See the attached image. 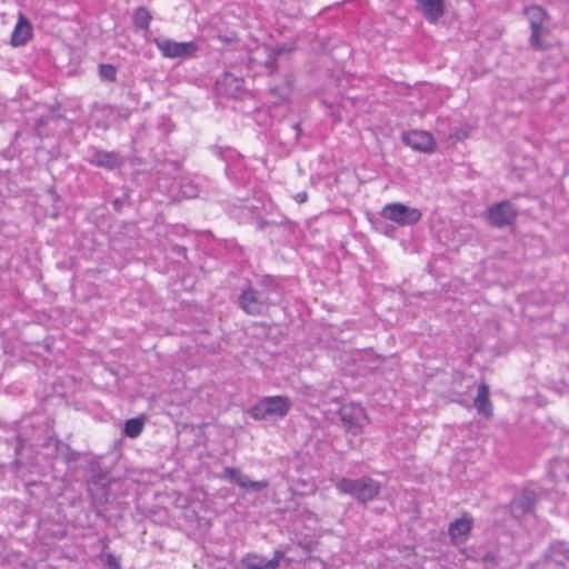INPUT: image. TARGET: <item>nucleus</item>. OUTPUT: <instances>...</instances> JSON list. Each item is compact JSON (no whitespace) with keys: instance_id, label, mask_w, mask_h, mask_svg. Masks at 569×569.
I'll return each mask as SVG.
<instances>
[{"instance_id":"1","label":"nucleus","mask_w":569,"mask_h":569,"mask_svg":"<svg viewBox=\"0 0 569 569\" xmlns=\"http://www.w3.org/2000/svg\"><path fill=\"white\" fill-rule=\"evenodd\" d=\"M317 545L315 536H302V539L293 541L292 546L277 549L271 559L256 552L247 553L241 559V566L243 569H277L282 560L291 562L308 557Z\"/></svg>"},{"instance_id":"2","label":"nucleus","mask_w":569,"mask_h":569,"mask_svg":"<svg viewBox=\"0 0 569 569\" xmlns=\"http://www.w3.org/2000/svg\"><path fill=\"white\" fill-rule=\"evenodd\" d=\"M278 287L270 278H264L258 286H249L239 296L240 308L250 316L264 315L270 306L276 305Z\"/></svg>"},{"instance_id":"3","label":"nucleus","mask_w":569,"mask_h":569,"mask_svg":"<svg viewBox=\"0 0 569 569\" xmlns=\"http://www.w3.org/2000/svg\"><path fill=\"white\" fill-rule=\"evenodd\" d=\"M336 489L341 495H349L360 503L373 500L381 491L379 481L365 476L357 479L341 478L336 483Z\"/></svg>"},{"instance_id":"4","label":"nucleus","mask_w":569,"mask_h":569,"mask_svg":"<svg viewBox=\"0 0 569 569\" xmlns=\"http://www.w3.org/2000/svg\"><path fill=\"white\" fill-rule=\"evenodd\" d=\"M291 408V401L283 396L264 397L260 399L249 413L254 420H267L270 418H283Z\"/></svg>"},{"instance_id":"5","label":"nucleus","mask_w":569,"mask_h":569,"mask_svg":"<svg viewBox=\"0 0 569 569\" xmlns=\"http://www.w3.org/2000/svg\"><path fill=\"white\" fill-rule=\"evenodd\" d=\"M118 480H111L107 476L92 478L88 483V490L92 501L97 506L112 503L116 500L114 491L120 488Z\"/></svg>"},{"instance_id":"6","label":"nucleus","mask_w":569,"mask_h":569,"mask_svg":"<svg viewBox=\"0 0 569 569\" xmlns=\"http://www.w3.org/2000/svg\"><path fill=\"white\" fill-rule=\"evenodd\" d=\"M153 43L164 58H190L194 57L198 46L193 41L178 42L166 37H157Z\"/></svg>"},{"instance_id":"7","label":"nucleus","mask_w":569,"mask_h":569,"mask_svg":"<svg viewBox=\"0 0 569 569\" xmlns=\"http://www.w3.org/2000/svg\"><path fill=\"white\" fill-rule=\"evenodd\" d=\"M483 217L491 227L506 228L515 222L517 211L510 201L505 200L487 208Z\"/></svg>"},{"instance_id":"8","label":"nucleus","mask_w":569,"mask_h":569,"mask_svg":"<svg viewBox=\"0 0 569 569\" xmlns=\"http://www.w3.org/2000/svg\"><path fill=\"white\" fill-rule=\"evenodd\" d=\"M385 219L391 220L398 224H413L421 219V211L417 208L408 207L400 202L386 204L381 210Z\"/></svg>"},{"instance_id":"9","label":"nucleus","mask_w":569,"mask_h":569,"mask_svg":"<svg viewBox=\"0 0 569 569\" xmlns=\"http://www.w3.org/2000/svg\"><path fill=\"white\" fill-rule=\"evenodd\" d=\"M525 11L528 16L531 29L530 44L535 49L541 50L545 48L541 42V37L547 33V29L543 27V24L548 19V14L546 10L540 6L528 7Z\"/></svg>"},{"instance_id":"10","label":"nucleus","mask_w":569,"mask_h":569,"mask_svg":"<svg viewBox=\"0 0 569 569\" xmlns=\"http://www.w3.org/2000/svg\"><path fill=\"white\" fill-rule=\"evenodd\" d=\"M538 499L539 495L533 489L525 488L516 493L510 502V512L512 517L521 519L522 517L532 513Z\"/></svg>"},{"instance_id":"11","label":"nucleus","mask_w":569,"mask_h":569,"mask_svg":"<svg viewBox=\"0 0 569 569\" xmlns=\"http://www.w3.org/2000/svg\"><path fill=\"white\" fill-rule=\"evenodd\" d=\"M338 413L343 427L349 432L353 435L361 432L362 426L367 420V415L361 406L347 403L339 409Z\"/></svg>"},{"instance_id":"12","label":"nucleus","mask_w":569,"mask_h":569,"mask_svg":"<svg viewBox=\"0 0 569 569\" xmlns=\"http://www.w3.org/2000/svg\"><path fill=\"white\" fill-rule=\"evenodd\" d=\"M221 478L238 485L246 492L261 491L269 486L267 480L253 481L234 467H224Z\"/></svg>"},{"instance_id":"13","label":"nucleus","mask_w":569,"mask_h":569,"mask_svg":"<svg viewBox=\"0 0 569 569\" xmlns=\"http://www.w3.org/2000/svg\"><path fill=\"white\" fill-rule=\"evenodd\" d=\"M402 140L410 148L422 152H431L435 148L433 138L427 131L412 130L406 132Z\"/></svg>"},{"instance_id":"14","label":"nucleus","mask_w":569,"mask_h":569,"mask_svg":"<svg viewBox=\"0 0 569 569\" xmlns=\"http://www.w3.org/2000/svg\"><path fill=\"white\" fill-rule=\"evenodd\" d=\"M217 88L220 92L232 98H239L243 91V80L231 73H224L217 81Z\"/></svg>"},{"instance_id":"15","label":"nucleus","mask_w":569,"mask_h":569,"mask_svg":"<svg viewBox=\"0 0 569 569\" xmlns=\"http://www.w3.org/2000/svg\"><path fill=\"white\" fill-rule=\"evenodd\" d=\"M32 36V26L29 22V20L20 14L19 19L17 21V24L12 31L11 34V44L13 47H20L28 42V40Z\"/></svg>"},{"instance_id":"16","label":"nucleus","mask_w":569,"mask_h":569,"mask_svg":"<svg viewBox=\"0 0 569 569\" xmlns=\"http://www.w3.org/2000/svg\"><path fill=\"white\" fill-rule=\"evenodd\" d=\"M419 10L429 22H436L445 13V0H416Z\"/></svg>"},{"instance_id":"17","label":"nucleus","mask_w":569,"mask_h":569,"mask_svg":"<svg viewBox=\"0 0 569 569\" xmlns=\"http://www.w3.org/2000/svg\"><path fill=\"white\" fill-rule=\"evenodd\" d=\"M475 408L478 413L483 415L486 417L492 416V406L489 400V387L486 383H481L478 387V392L475 398Z\"/></svg>"},{"instance_id":"18","label":"nucleus","mask_w":569,"mask_h":569,"mask_svg":"<svg viewBox=\"0 0 569 569\" xmlns=\"http://www.w3.org/2000/svg\"><path fill=\"white\" fill-rule=\"evenodd\" d=\"M101 545H102V550L98 555V559H99L102 568L103 569H122V567L120 565V559L112 552L108 551L107 539H102Z\"/></svg>"},{"instance_id":"19","label":"nucleus","mask_w":569,"mask_h":569,"mask_svg":"<svg viewBox=\"0 0 569 569\" xmlns=\"http://www.w3.org/2000/svg\"><path fill=\"white\" fill-rule=\"evenodd\" d=\"M472 528V516L463 513L460 518H457L449 523L448 533H470Z\"/></svg>"},{"instance_id":"20","label":"nucleus","mask_w":569,"mask_h":569,"mask_svg":"<svg viewBox=\"0 0 569 569\" xmlns=\"http://www.w3.org/2000/svg\"><path fill=\"white\" fill-rule=\"evenodd\" d=\"M91 162L99 167L112 169L119 166L117 156L113 152L97 151Z\"/></svg>"},{"instance_id":"21","label":"nucleus","mask_w":569,"mask_h":569,"mask_svg":"<svg viewBox=\"0 0 569 569\" xmlns=\"http://www.w3.org/2000/svg\"><path fill=\"white\" fill-rule=\"evenodd\" d=\"M151 13L144 7H139L133 14V23L137 28L148 30L151 22Z\"/></svg>"},{"instance_id":"22","label":"nucleus","mask_w":569,"mask_h":569,"mask_svg":"<svg viewBox=\"0 0 569 569\" xmlns=\"http://www.w3.org/2000/svg\"><path fill=\"white\" fill-rule=\"evenodd\" d=\"M143 420L140 418H132L124 423V435L129 438L138 437L143 430Z\"/></svg>"},{"instance_id":"23","label":"nucleus","mask_w":569,"mask_h":569,"mask_svg":"<svg viewBox=\"0 0 569 569\" xmlns=\"http://www.w3.org/2000/svg\"><path fill=\"white\" fill-rule=\"evenodd\" d=\"M180 192L183 198L193 199L200 193V187L191 180H186L180 184Z\"/></svg>"},{"instance_id":"24","label":"nucleus","mask_w":569,"mask_h":569,"mask_svg":"<svg viewBox=\"0 0 569 569\" xmlns=\"http://www.w3.org/2000/svg\"><path fill=\"white\" fill-rule=\"evenodd\" d=\"M99 76L104 81L113 82L117 79V69L112 64H101Z\"/></svg>"},{"instance_id":"25","label":"nucleus","mask_w":569,"mask_h":569,"mask_svg":"<svg viewBox=\"0 0 569 569\" xmlns=\"http://www.w3.org/2000/svg\"><path fill=\"white\" fill-rule=\"evenodd\" d=\"M290 89L291 82L287 81V83L282 87H271L270 93L274 97H278L280 100H284L288 97Z\"/></svg>"},{"instance_id":"26","label":"nucleus","mask_w":569,"mask_h":569,"mask_svg":"<svg viewBox=\"0 0 569 569\" xmlns=\"http://www.w3.org/2000/svg\"><path fill=\"white\" fill-rule=\"evenodd\" d=\"M551 557L555 561H561V559H559V557H562L563 559L568 560L569 559V549L562 545L553 546L551 548Z\"/></svg>"},{"instance_id":"27","label":"nucleus","mask_w":569,"mask_h":569,"mask_svg":"<svg viewBox=\"0 0 569 569\" xmlns=\"http://www.w3.org/2000/svg\"><path fill=\"white\" fill-rule=\"evenodd\" d=\"M263 52L268 54V59L266 60L264 64L271 70L273 71L276 69L274 67V59H276V56L283 52V49L282 48H279L277 51H272L270 50V48L268 47H263L262 48Z\"/></svg>"},{"instance_id":"28","label":"nucleus","mask_w":569,"mask_h":569,"mask_svg":"<svg viewBox=\"0 0 569 569\" xmlns=\"http://www.w3.org/2000/svg\"><path fill=\"white\" fill-rule=\"evenodd\" d=\"M482 562L486 565H491L492 567H497L499 565L497 553L492 551H488L482 556Z\"/></svg>"},{"instance_id":"29","label":"nucleus","mask_w":569,"mask_h":569,"mask_svg":"<svg viewBox=\"0 0 569 569\" xmlns=\"http://www.w3.org/2000/svg\"><path fill=\"white\" fill-rule=\"evenodd\" d=\"M16 440H17V443H16V447H14V452L18 456V455H20V452H21V450H22V448L24 446V439L21 436L18 435L16 437Z\"/></svg>"},{"instance_id":"30","label":"nucleus","mask_w":569,"mask_h":569,"mask_svg":"<svg viewBox=\"0 0 569 569\" xmlns=\"http://www.w3.org/2000/svg\"><path fill=\"white\" fill-rule=\"evenodd\" d=\"M295 200L298 202V203H303L308 200V193L306 191H301V192H298L296 196H295Z\"/></svg>"},{"instance_id":"31","label":"nucleus","mask_w":569,"mask_h":569,"mask_svg":"<svg viewBox=\"0 0 569 569\" xmlns=\"http://www.w3.org/2000/svg\"><path fill=\"white\" fill-rule=\"evenodd\" d=\"M466 537L467 536H456V535H452V536H450V539H451L452 543L458 545V543L463 542Z\"/></svg>"},{"instance_id":"32","label":"nucleus","mask_w":569,"mask_h":569,"mask_svg":"<svg viewBox=\"0 0 569 569\" xmlns=\"http://www.w3.org/2000/svg\"><path fill=\"white\" fill-rule=\"evenodd\" d=\"M292 128H293V129H295V131L297 132V133H296V138H298V136H299V131H300V124H299V123H296Z\"/></svg>"},{"instance_id":"33","label":"nucleus","mask_w":569,"mask_h":569,"mask_svg":"<svg viewBox=\"0 0 569 569\" xmlns=\"http://www.w3.org/2000/svg\"><path fill=\"white\" fill-rule=\"evenodd\" d=\"M405 549L407 551V555H409L410 553L409 551L411 550V547L410 546H406Z\"/></svg>"},{"instance_id":"34","label":"nucleus","mask_w":569,"mask_h":569,"mask_svg":"<svg viewBox=\"0 0 569 569\" xmlns=\"http://www.w3.org/2000/svg\"><path fill=\"white\" fill-rule=\"evenodd\" d=\"M70 458H71V455H70V453H67V455H66V460H67V461H69V460H70Z\"/></svg>"},{"instance_id":"35","label":"nucleus","mask_w":569,"mask_h":569,"mask_svg":"<svg viewBox=\"0 0 569 569\" xmlns=\"http://www.w3.org/2000/svg\"><path fill=\"white\" fill-rule=\"evenodd\" d=\"M13 463L16 465V467H18V466H19V463H20L19 459H16V460L13 461Z\"/></svg>"}]
</instances>
